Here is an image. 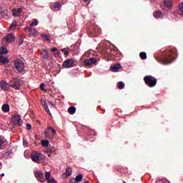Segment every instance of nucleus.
Instances as JSON below:
<instances>
[{
	"label": "nucleus",
	"instance_id": "f3484780",
	"mask_svg": "<svg viewBox=\"0 0 183 183\" xmlns=\"http://www.w3.org/2000/svg\"><path fill=\"white\" fill-rule=\"evenodd\" d=\"M122 66L119 64H117L110 67L112 72H118L119 69H121Z\"/></svg>",
	"mask_w": 183,
	"mask_h": 183
},
{
	"label": "nucleus",
	"instance_id": "ea45409f",
	"mask_svg": "<svg viewBox=\"0 0 183 183\" xmlns=\"http://www.w3.org/2000/svg\"><path fill=\"white\" fill-rule=\"evenodd\" d=\"M47 183H56V180H55V179H54L53 177H51V179H49V180H47Z\"/></svg>",
	"mask_w": 183,
	"mask_h": 183
},
{
	"label": "nucleus",
	"instance_id": "412c9836",
	"mask_svg": "<svg viewBox=\"0 0 183 183\" xmlns=\"http://www.w3.org/2000/svg\"><path fill=\"white\" fill-rule=\"evenodd\" d=\"M1 109L4 112H9V109H10L9 104H3Z\"/></svg>",
	"mask_w": 183,
	"mask_h": 183
},
{
	"label": "nucleus",
	"instance_id": "7c9ffc66",
	"mask_svg": "<svg viewBox=\"0 0 183 183\" xmlns=\"http://www.w3.org/2000/svg\"><path fill=\"white\" fill-rule=\"evenodd\" d=\"M139 56H140L141 59L145 60V59H147V53L142 51L139 54Z\"/></svg>",
	"mask_w": 183,
	"mask_h": 183
},
{
	"label": "nucleus",
	"instance_id": "5701e85b",
	"mask_svg": "<svg viewBox=\"0 0 183 183\" xmlns=\"http://www.w3.org/2000/svg\"><path fill=\"white\" fill-rule=\"evenodd\" d=\"M76 112V108H75V107H70L68 109V112L70 114V115H74V114H75Z\"/></svg>",
	"mask_w": 183,
	"mask_h": 183
},
{
	"label": "nucleus",
	"instance_id": "aec40b11",
	"mask_svg": "<svg viewBox=\"0 0 183 183\" xmlns=\"http://www.w3.org/2000/svg\"><path fill=\"white\" fill-rule=\"evenodd\" d=\"M0 62L1 64H8L9 62V60H8V58L4 56H0Z\"/></svg>",
	"mask_w": 183,
	"mask_h": 183
},
{
	"label": "nucleus",
	"instance_id": "ddd939ff",
	"mask_svg": "<svg viewBox=\"0 0 183 183\" xmlns=\"http://www.w3.org/2000/svg\"><path fill=\"white\" fill-rule=\"evenodd\" d=\"M44 137L46 139H54V137L51 134V132L47 129H44Z\"/></svg>",
	"mask_w": 183,
	"mask_h": 183
},
{
	"label": "nucleus",
	"instance_id": "4468645a",
	"mask_svg": "<svg viewBox=\"0 0 183 183\" xmlns=\"http://www.w3.org/2000/svg\"><path fill=\"white\" fill-rule=\"evenodd\" d=\"M13 16H19L22 14V8L14 9L11 10Z\"/></svg>",
	"mask_w": 183,
	"mask_h": 183
},
{
	"label": "nucleus",
	"instance_id": "e433bc0d",
	"mask_svg": "<svg viewBox=\"0 0 183 183\" xmlns=\"http://www.w3.org/2000/svg\"><path fill=\"white\" fill-rule=\"evenodd\" d=\"M36 25H38V20L35 19L31 23L30 26H36Z\"/></svg>",
	"mask_w": 183,
	"mask_h": 183
},
{
	"label": "nucleus",
	"instance_id": "f8f14e48",
	"mask_svg": "<svg viewBox=\"0 0 183 183\" xmlns=\"http://www.w3.org/2000/svg\"><path fill=\"white\" fill-rule=\"evenodd\" d=\"M97 62V59L95 58H90L89 59H86L84 62V64L86 66H89V65H92V64H95Z\"/></svg>",
	"mask_w": 183,
	"mask_h": 183
},
{
	"label": "nucleus",
	"instance_id": "09e8293b",
	"mask_svg": "<svg viewBox=\"0 0 183 183\" xmlns=\"http://www.w3.org/2000/svg\"><path fill=\"white\" fill-rule=\"evenodd\" d=\"M1 177H5V174H4V173H2V174H1Z\"/></svg>",
	"mask_w": 183,
	"mask_h": 183
},
{
	"label": "nucleus",
	"instance_id": "c9c22d12",
	"mask_svg": "<svg viewBox=\"0 0 183 183\" xmlns=\"http://www.w3.org/2000/svg\"><path fill=\"white\" fill-rule=\"evenodd\" d=\"M46 181L51 179V172H46Z\"/></svg>",
	"mask_w": 183,
	"mask_h": 183
},
{
	"label": "nucleus",
	"instance_id": "4be33fe9",
	"mask_svg": "<svg viewBox=\"0 0 183 183\" xmlns=\"http://www.w3.org/2000/svg\"><path fill=\"white\" fill-rule=\"evenodd\" d=\"M164 5L166 6L167 8H171V6L172 5V0H164Z\"/></svg>",
	"mask_w": 183,
	"mask_h": 183
},
{
	"label": "nucleus",
	"instance_id": "9b49d317",
	"mask_svg": "<svg viewBox=\"0 0 183 183\" xmlns=\"http://www.w3.org/2000/svg\"><path fill=\"white\" fill-rule=\"evenodd\" d=\"M12 122H14L16 125H21L22 124V119L19 116H14L11 118Z\"/></svg>",
	"mask_w": 183,
	"mask_h": 183
},
{
	"label": "nucleus",
	"instance_id": "c03bdc74",
	"mask_svg": "<svg viewBox=\"0 0 183 183\" xmlns=\"http://www.w3.org/2000/svg\"><path fill=\"white\" fill-rule=\"evenodd\" d=\"M54 56H55L56 57L60 56H61V51H57L56 52L54 53Z\"/></svg>",
	"mask_w": 183,
	"mask_h": 183
},
{
	"label": "nucleus",
	"instance_id": "58836bf2",
	"mask_svg": "<svg viewBox=\"0 0 183 183\" xmlns=\"http://www.w3.org/2000/svg\"><path fill=\"white\" fill-rule=\"evenodd\" d=\"M61 52H64V55L67 56L69 55V51L66 50V49L64 48L61 49Z\"/></svg>",
	"mask_w": 183,
	"mask_h": 183
},
{
	"label": "nucleus",
	"instance_id": "f704fd0d",
	"mask_svg": "<svg viewBox=\"0 0 183 183\" xmlns=\"http://www.w3.org/2000/svg\"><path fill=\"white\" fill-rule=\"evenodd\" d=\"M125 86V84L123 81H119V89H122Z\"/></svg>",
	"mask_w": 183,
	"mask_h": 183
},
{
	"label": "nucleus",
	"instance_id": "72a5a7b5",
	"mask_svg": "<svg viewBox=\"0 0 183 183\" xmlns=\"http://www.w3.org/2000/svg\"><path fill=\"white\" fill-rule=\"evenodd\" d=\"M41 38H43V39H45L46 41H51V39H49V36L46 35V34H41Z\"/></svg>",
	"mask_w": 183,
	"mask_h": 183
},
{
	"label": "nucleus",
	"instance_id": "7ed1b4c3",
	"mask_svg": "<svg viewBox=\"0 0 183 183\" xmlns=\"http://www.w3.org/2000/svg\"><path fill=\"white\" fill-rule=\"evenodd\" d=\"M10 86L14 89L19 91V89L22 86V80L15 77L10 80Z\"/></svg>",
	"mask_w": 183,
	"mask_h": 183
},
{
	"label": "nucleus",
	"instance_id": "a211bd4d",
	"mask_svg": "<svg viewBox=\"0 0 183 183\" xmlns=\"http://www.w3.org/2000/svg\"><path fill=\"white\" fill-rule=\"evenodd\" d=\"M153 16L156 18V19H161L164 18V14L161 11H155L153 14Z\"/></svg>",
	"mask_w": 183,
	"mask_h": 183
},
{
	"label": "nucleus",
	"instance_id": "20e7f679",
	"mask_svg": "<svg viewBox=\"0 0 183 183\" xmlns=\"http://www.w3.org/2000/svg\"><path fill=\"white\" fill-rule=\"evenodd\" d=\"M14 67L19 74H22L25 69V63L20 59L14 61Z\"/></svg>",
	"mask_w": 183,
	"mask_h": 183
},
{
	"label": "nucleus",
	"instance_id": "37998d69",
	"mask_svg": "<svg viewBox=\"0 0 183 183\" xmlns=\"http://www.w3.org/2000/svg\"><path fill=\"white\" fill-rule=\"evenodd\" d=\"M40 89H41V91H45V84L44 83H41L40 84Z\"/></svg>",
	"mask_w": 183,
	"mask_h": 183
},
{
	"label": "nucleus",
	"instance_id": "cd10ccee",
	"mask_svg": "<svg viewBox=\"0 0 183 183\" xmlns=\"http://www.w3.org/2000/svg\"><path fill=\"white\" fill-rule=\"evenodd\" d=\"M0 54L1 55H5V54H8V49H6V47L4 46H2L1 49H0Z\"/></svg>",
	"mask_w": 183,
	"mask_h": 183
},
{
	"label": "nucleus",
	"instance_id": "a18cd8bd",
	"mask_svg": "<svg viewBox=\"0 0 183 183\" xmlns=\"http://www.w3.org/2000/svg\"><path fill=\"white\" fill-rule=\"evenodd\" d=\"M26 128H27V129H32V126L30 124H26Z\"/></svg>",
	"mask_w": 183,
	"mask_h": 183
},
{
	"label": "nucleus",
	"instance_id": "f03ea898",
	"mask_svg": "<svg viewBox=\"0 0 183 183\" xmlns=\"http://www.w3.org/2000/svg\"><path fill=\"white\" fill-rule=\"evenodd\" d=\"M144 81L149 88H154L157 85V79L151 75L144 76Z\"/></svg>",
	"mask_w": 183,
	"mask_h": 183
},
{
	"label": "nucleus",
	"instance_id": "6e6552de",
	"mask_svg": "<svg viewBox=\"0 0 183 183\" xmlns=\"http://www.w3.org/2000/svg\"><path fill=\"white\" fill-rule=\"evenodd\" d=\"M34 175L39 182H45V178L44 177V173L42 172L37 170L35 172Z\"/></svg>",
	"mask_w": 183,
	"mask_h": 183
},
{
	"label": "nucleus",
	"instance_id": "423d86ee",
	"mask_svg": "<svg viewBox=\"0 0 183 183\" xmlns=\"http://www.w3.org/2000/svg\"><path fill=\"white\" fill-rule=\"evenodd\" d=\"M75 66V59H66L63 63V68L69 69Z\"/></svg>",
	"mask_w": 183,
	"mask_h": 183
},
{
	"label": "nucleus",
	"instance_id": "de8ad7c7",
	"mask_svg": "<svg viewBox=\"0 0 183 183\" xmlns=\"http://www.w3.org/2000/svg\"><path fill=\"white\" fill-rule=\"evenodd\" d=\"M49 105H51L52 107H55V104L52 102H49Z\"/></svg>",
	"mask_w": 183,
	"mask_h": 183
},
{
	"label": "nucleus",
	"instance_id": "b1692460",
	"mask_svg": "<svg viewBox=\"0 0 183 183\" xmlns=\"http://www.w3.org/2000/svg\"><path fill=\"white\" fill-rule=\"evenodd\" d=\"M71 174H72V169L71 167H67L64 175H66V177H70Z\"/></svg>",
	"mask_w": 183,
	"mask_h": 183
},
{
	"label": "nucleus",
	"instance_id": "1a4fd4ad",
	"mask_svg": "<svg viewBox=\"0 0 183 183\" xmlns=\"http://www.w3.org/2000/svg\"><path fill=\"white\" fill-rule=\"evenodd\" d=\"M0 86L3 91H9V86H11V84L5 80H1L0 81Z\"/></svg>",
	"mask_w": 183,
	"mask_h": 183
},
{
	"label": "nucleus",
	"instance_id": "3c124183",
	"mask_svg": "<svg viewBox=\"0 0 183 183\" xmlns=\"http://www.w3.org/2000/svg\"><path fill=\"white\" fill-rule=\"evenodd\" d=\"M84 2H88L89 0H83Z\"/></svg>",
	"mask_w": 183,
	"mask_h": 183
},
{
	"label": "nucleus",
	"instance_id": "473e14b6",
	"mask_svg": "<svg viewBox=\"0 0 183 183\" xmlns=\"http://www.w3.org/2000/svg\"><path fill=\"white\" fill-rule=\"evenodd\" d=\"M41 145H42V147H48V145H49V141H48V140H43L41 142Z\"/></svg>",
	"mask_w": 183,
	"mask_h": 183
},
{
	"label": "nucleus",
	"instance_id": "9d476101",
	"mask_svg": "<svg viewBox=\"0 0 183 183\" xmlns=\"http://www.w3.org/2000/svg\"><path fill=\"white\" fill-rule=\"evenodd\" d=\"M61 7H62V5H61L59 2L54 3L50 6V8L51 9H52V11H59Z\"/></svg>",
	"mask_w": 183,
	"mask_h": 183
},
{
	"label": "nucleus",
	"instance_id": "2eb2a0df",
	"mask_svg": "<svg viewBox=\"0 0 183 183\" xmlns=\"http://www.w3.org/2000/svg\"><path fill=\"white\" fill-rule=\"evenodd\" d=\"M14 34L11 33L8 34L4 39H3V41H6V42H14L15 41V39Z\"/></svg>",
	"mask_w": 183,
	"mask_h": 183
},
{
	"label": "nucleus",
	"instance_id": "79ce46f5",
	"mask_svg": "<svg viewBox=\"0 0 183 183\" xmlns=\"http://www.w3.org/2000/svg\"><path fill=\"white\" fill-rule=\"evenodd\" d=\"M24 44V37H20L19 39V45H22Z\"/></svg>",
	"mask_w": 183,
	"mask_h": 183
},
{
	"label": "nucleus",
	"instance_id": "2f4dec72",
	"mask_svg": "<svg viewBox=\"0 0 183 183\" xmlns=\"http://www.w3.org/2000/svg\"><path fill=\"white\" fill-rule=\"evenodd\" d=\"M4 158L8 159L11 157V152L7 151L3 154Z\"/></svg>",
	"mask_w": 183,
	"mask_h": 183
},
{
	"label": "nucleus",
	"instance_id": "4c0bfd02",
	"mask_svg": "<svg viewBox=\"0 0 183 183\" xmlns=\"http://www.w3.org/2000/svg\"><path fill=\"white\" fill-rule=\"evenodd\" d=\"M156 183H168V181L165 179H159L157 180Z\"/></svg>",
	"mask_w": 183,
	"mask_h": 183
},
{
	"label": "nucleus",
	"instance_id": "39448f33",
	"mask_svg": "<svg viewBox=\"0 0 183 183\" xmlns=\"http://www.w3.org/2000/svg\"><path fill=\"white\" fill-rule=\"evenodd\" d=\"M44 158H45V156L38 152H33L31 153V160L34 162H39V161H41Z\"/></svg>",
	"mask_w": 183,
	"mask_h": 183
},
{
	"label": "nucleus",
	"instance_id": "f257e3e1",
	"mask_svg": "<svg viewBox=\"0 0 183 183\" xmlns=\"http://www.w3.org/2000/svg\"><path fill=\"white\" fill-rule=\"evenodd\" d=\"M161 59L162 61V64H164V65H168L171 64V62L174 61L172 51L169 50L164 51L162 54Z\"/></svg>",
	"mask_w": 183,
	"mask_h": 183
},
{
	"label": "nucleus",
	"instance_id": "6ab92c4d",
	"mask_svg": "<svg viewBox=\"0 0 183 183\" xmlns=\"http://www.w3.org/2000/svg\"><path fill=\"white\" fill-rule=\"evenodd\" d=\"M42 56L44 59H48V58H49V51L46 49H44L42 52Z\"/></svg>",
	"mask_w": 183,
	"mask_h": 183
},
{
	"label": "nucleus",
	"instance_id": "49530a36",
	"mask_svg": "<svg viewBox=\"0 0 183 183\" xmlns=\"http://www.w3.org/2000/svg\"><path fill=\"white\" fill-rule=\"evenodd\" d=\"M58 51V49L56 47L51 49V52H56Z\"/></svg>",
	"mask_w": 183,
	"mask_h": 183
},
{
	"label": "nucleus",
	"instance_id": "a19ab883",
	"mask_svg": "<svg viewBox=\"0 0 183 183\" xmlns=\"http://www.w3.org/2000/svg\"><path fill=\"white\" fill-rule=\"evenodd\" d=\"M23 145H24V147H25V148H28V145H29L28 141H26V139H24Z\"/></svg>",
	"mask_w": 183,
	"mask_h": 183
},
{
	"label": "nucleus",
	"instance_id": "c85d7f7f",
	"mask_svg": "<svg viewBox=\"0 0 183 183\" xmlns=\"http://www.w3.org/2000/svg\"><path fill=\"white\" fill-rule=\"evenodd\" d=\"M82 174L77 175L74 179V182H81L82 181Z\"/></svg>",
	"mask_w": 183,
	"mask_h": 183
},
{
	"label": "nucleus",
	"instance_id": "c756f323",
	"mask_svg": "<svg viewBox=\"0 0 183 183\" xmlns=\"http://www.w3.org/2000/svg\"><path fill=\"white\" fill-rule=\"evenodd\" d=\"M15 28H16V23H11V26L9 28V31L11 32V31H12V29H15Z\"/></svg>",
	"mask_w": 183,
	"mask_h": 183
},
{
	"label": "nucleus",
	"instance_id": "bb28decb",
	"mask_svg": "<svg viewBox=\"0 0 183 183\" xmlns=\"http://www.w3.org/2000/svg\"><path fill=\"white\" fill-rule=\"evenodd\" d=\"M1 14H2L3 18H4L5 19H9V12L8 11V10H6V11H3L1 13Z\"/></svg>",
	"mask_w": 183,
	"mask_h": 183
},
{
	"label": "nucleus",
	"instance_id": "dca6fc26",
	"mask_svg": "<svg viewBox=\"0 0 183 183\" xmlns=\"http://www.w3.org/2000/svg\"><path fill=\"white\" fill-rule=\"evenodd\" d=\"M41 104L44 107V109L48 112V114L51 116L52 114L51 113V111L49 110V108L48 107V104H46V101L45 99H41Z\"/></svg>",
	"mask_w": 183,
	"mask_h": 183
},
{
	"label": "nucleus",
	"instance_id": "393cba45",
	"mask_svg": "<svg viewBox=\"0 0 183 183\" xmlns=\"http://www.w3.org/2000/svg\"><path fill=\"white\" fill-rule=\"evenodd\" d=\"M47 129L51 132V135H53V137H55V135H56V130H55V129H54V127H48Z\"/></svg>",
	"mask_w": 183,
	"mask_h": 183
},
{
	"label": "nucleus",
	"instance_id": "8fccbe9b",
	"mask_svg": "<svg viewBox=\"0 0 183 183\" xmlns=\"http://www.w3.org/2000/svg\"><path fill=\"white\" fill-rule=\"evenodd\" d=\"M84 183H90L89 181L86 180Z\"/></svg>",
	"mask_w": 183,
	"mask_h": 183
},
{
	"label": "nucleus",
	"instance_id": "0eeeda50",
	"mask_svg": "<svg viewBox=\"0 0 183 183\" xmlns=\"http://www.w3.org/2000/svg\"><path fill=\"white\" fill-rule=\"evenodd\" d=\"M24 30L29 35V36H35L38 35V31L31 26L25 27Z\"/></svg>",
	"mask_w": 183,
	"mask_h": 183
},
{
	"label": "nucleus",
	"instance_id": "a878e982",
	"mask_svg": "<svg viewBox=\"0 0 183 183\" xmlns=\"http://www.w3.org/2000/svg\"><path fill=\"white\" fill-rule=\"evenodd\" d=\"M6 140L4 138H2V137L0 136V149H2V148L4 147H5V142Z\"/></svg>",
	"mask_w": 183,
	"mask_h": 183
}]
</instances>
